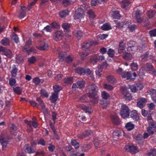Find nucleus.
Masks as SVG:
<instances>
[{
	"instance_id": "64",
	"label": "nucleus",
	"mask_w": 156,
	"mask_h": 156,
	"mask_svg": "<svg viewBox=\"0 0 156 156\" xmlns=\"http://www.w3.org/2000/svg\"><path fill=\"white\" fill-rule=\"evenodd\" d=\"M36 58L34 56H32L31 57L29 58L28 59V61L30 64L34 63L36 62Z\"/></svg>"
},
{
	"instance_id": "1",
	"label": "nucleus",
	"mask_w": 156,
	"mask_h": 156,
	"mask_svg": "<svg viewBox=\"0 0 156 156\" xmlns=\"http://www.w3.org/2000/svg\"><path fill=\"white\" fill-rule=\"evenodd\" d=\"M87 87L89 90V97L90 99V101L94 104H97L98 101L97 94L98 90V87L94 84L92 83L89 84Z\"/></svg>"
},
{
	"instance_id": "26",
	"label": "nucleus",
	"mask_w": 156,
	"mask_h": 156,
	"mask_svg": "<svg viewBox=\"0 0 156 156\" xmlns=\"http://www.w3.org/2000/svg\"><path fill=\"white\" fill-rule=\"evenodd\" d=\"M130 116L131 118L136 121H137L139 119V116L136 110H133L131 112Z\"/></svg>"
},
{
	"instance_id": "48",
	"label": "nucleus",
	"mask_w": 156,
	"mask_h": 156,
	"mask_svg": "<svg viewBox=\"0 0 156 156\" xmlns=\"http://www.w3.org/2000/svg\"><path fill=\"white\" fill-rule=\"evenodd\" d=\"M154 128L151 126L147 128V130L150 136L154 134Z\"/></svg>"
},
{
	"instance_id": "5",
	"label": "nucleus",
	"mask_w": 156,
	"mask_h": 156,
	"mask_svg": "<svg viewBox=\"0 0 156 156\" xmlns=\"http://www.w3.org/2000/svg\"><path fill=\"white\" fill-rule=\"evenodd\" d=\"M122 93L124 96V98L126 100L129 101L132 98L130 94L127 91L126 87H122L121 88Z\"/></svg>"
},
{
	"instance_id": "53",
	"label": "nucleus",
	"mask_w": 156,
	"mask_h": 156,
	"mask_svg": "<svg viewBox=\"0 0 156 156\" xmlns=\"http://www.w3.org/2000/svg\"><path fill=\"white\" fill-rule=\"evenodd\" d=\"M62 27L63 29L64 32H68V23H63Z\"/></svg>"
},
{
	"instance_id": "8",
	"label": "nucleus",
	"mask_w": 156,
	"mask_h": 156,
	"mask_svg": "<svg viewBox=\"0 0 156 156\" xmlns=\"http://www.w3.org/2000/svg\"><path fill=\"white\" fill-rule=\"evenodd\" d=\"M63 36L62 30H58L55 32L53 36V38L56 41H59L62 39Z\"/></svg>"
},
{
	"instance_id": "36",
	"label": "nucleus",
	"mask_w": 156,
	"mask_h": 156,
	"mask_svg": "<svg viewBox=\"0 0 156 156\" xmlns=\"http://www.w3.org/2000/svg\"><path fill=\"white\" fill-rule=\"evenodd\" d=\"M53 88L54 92L58 94V93L62 90V87L58 85H55L53 86Z\"/></svg>"
},
{
	"instance_id": "20",
	"label": "nucleus",
	"mask_w": 156,
	"mask_h": 156,
	"mask_svg": "<svg viewBox=\"0 0 156 156\" xmlns=\"http://www.w3.org/2000/svg\"><path fill=\"white\" fill-rule=\"evenodd\" d=\"M0 143L2 145L3 150H5L8 143V140L6 139L1 137L0 138Z\"/></svg>"
},
{
	"instance_id": "35",
	"label": "nucleus",
	"mask_w": 156,
	"mask_h": 156,
	"mask_svg": "<svg viewBox=\"0 0 156 156\" xmlns=\"http://www.w3.org/2000/svg\"><path fill=\"white\" fill-rule=\"evenodd\" d=\"M37 48L40 50H47L48 48V44L44 43L41 46L37 47Z\"/></svg>"
},
{
	"instance_id": "43",
	"label": "nucleus",
	"mask_w": 156,
	"mask_h": 156,
	"mask_svg": "<svg viewBox=\"0 0 156 156\" xmlns=\"http://www.w3.org/2000/svg\"><path fill=\"white\" fill-rule=\"evenodd\" d=\"M134 126L131 122H129L126 124L125 127L127 130H131L134 128Z\"/></svg>"
},
{
	"instance_id": "38",
	"label": "nucleus",
	"mask_w": 156,
	"mask_h": 156,
	"mask_svg": "<svg viewBox=\"0 0 156 156\" xmlns=\"http://www.w3.org/2000/svg\"><path fill=\"white\" fill-rule=\"evenodd\" d=\"M101 28L104 30H108L111 29V27L109 23H107L104 24L101 27Z\"/></svg>"
},
{
	"instance_id": "55",
	"label": "nucleus",
	"mask_w": 156,
	"mask_h": 156,
	"mask_svg": "<svg viewBox=\"0 0 156 156\" xmlns=\"http://www.w3.org/2000/svg\"><path fill=\"white\" fill-rule=\"evenodd\" d=\"M40 93L41 95L43 97L48 98V93L46 92L44 89H41L40 91Z\"/></svg>"
},
{
	"instance_id": "52",
	"label": "nucleus",
	"mask_w": 156,
	"mask_h": 156,
	"mask_svg": "<svg viewBox=\"0 0 156 156\" xmlns=\"http://www.w3.org/2000/svg\"><path fill=\"white\" fill-rule=\"evenodd\" d=\"M112 16L114 19H118L120 17V15L119 11H115L113 12Z\"/></svg>"
},
{
	"instance_id": "23",
	"label": "nucleus",
	"mask_w": 156,
	"mask_h": 156,
	"mask_svg": "<svg viewBox=\"0 0 156 156\" xmlns=\"http://www.w3.org/2000/svg\"><path fill=\"white\" fill-rule=\"evenodd\" d=\"M1 43L3 46H9L10 45V40L7 37H4L1 40Z\"/></svg>"
},
{
	"instance_id": "18",
	"label": "nucleus",
	"mask_w": 156,
	"mask_h": 156,
	"mask_svg": "<svg viewBox=\"0 0 156 156\" xmlns=\"http://www.w3.org/2000/svg\"><path fill=\"white\" fill-rule=\"evenodd\" d=\"M149 57H150V58L151 59H152L154 58V56L149 51H147L145 53H144L141 56L142 59L145 60L147 59Z\"/></svg>"
},
{
	"instance_id": "33",
	"label": "nucleus",
	"mask_w": 156,
	"mask_h": 156,
	"mask_svg": "<svg viewBox=\"0 0 156 156\" xmlns=\"http://www.w3.org/2000/svg\"><path fill=\"white\" fill-rule=\"evenodd\" d=\"M68 14V9L60 12L59 14L60 16L62 18L65 17Z\"/></svg>"
},
{
	"instance_id": "27",
	"label": "nucleus",
	"mask_w": 156,
	"mask_h": 156,
	"mask_svg": "<svg viewBox=\"0 0 156 156\" xmlns=\"http://www.w3.org/2000/svg\"><path fill=\"white\" fill-rule=\"evenodd\" d=\"M80 108L86 113L88 112L90 114L93 112V110L90 107H87L85 105H81L80 106Z\"/></svg>"
},
{
	"instance_id": "29",
	"label": "nucleus",
	"mask_w": 156,
	"mask_h": 156,
	"mask_svg": "<svg viewBox=\"0 0 156 156\" xmlns=\"http://www.w3.org/2000/svg\"><path fill=\"white\" fill-rule=\"evenodd\" d=\"M115 23L116 24V27L121 29L123 27H126L127 26V24L126 22H120L116 21Z\"/></svg>"
},
{
	"instance_id": "25",
	"label": "nucleus",
	"mask_w": 156,
	"mask_h": 156,
	"mask_svg": "<svg viewBox=\"0 0 156 156\" xmlns=\"http://www.w3.org/2000/svg\"><path fill=\"white\" fill-rule=\"evenodd\" d=\"M111 119L112 122L114 124L116 125H118L119 124V120L116 114L112 115L111 116Z\"/></svg>"
},
{
	"instance_id": "28",
	"label": "nucleus",
	"mask_w": 156,
	"mask_h": 156,
	"mask_svg": "<svg viewBox=\"0 0 156 156\" xmlns=\"http://www.w3.org/2000/svg\"><path fill=\"white\" fill-rule=\"evenodd\" d=\"M52 2H56L57 3L62 2L63 5L65 6H68V0H50Z\"/></svg>"
},
{
	"instance_id": "9",
	"label": "nucleus",
	"mask_w": 156,
	"mask_h": 156,
	"mask_svg": "<svg viewBox=\"0 0 156 156\" xmlns=\"http://www.w3.org/2000/svg\"><path fill=\"white\" fill-rule=\"evenodd\" d=\"M124 149L127 151L133 154L138 152L136 147L133 145L131 146L129 145H126L124 147Z\"/></svg>"
},
{
	"instance_id": "6",
	"label": "nucleus",
	"mask_w": 156,
	"mask_h": 156,
	"mask_svg": "<svg viewBox=\"0 0 156 156\" xmlns=\"http://www.w3.org/2000/svg\"><path fill=\"white\" fill-rule=\"evenodd\" d=\"M129 87L132 91L133 92H135L138 90H141L144 87L143 85L140 83L134 84L132 85H129Z\"/></svg>"
},
{
	"instance_id": "62",
	"label": "nucleus",
	"mask_w": 156,
	"mask_h": 156,
	"mask_svg": "<svg viewBox=\"0 0 156 156\" xmlns=\"http://www.w3.org/2000/svg\"><path fill=\"white\" fill-rule=\"evenodd\" d=\"M108 54L109 56L112 58L114 56L115 51L114 50L112 49H109L108 52Z\"/></svg>"
},
{
	"instance_id": "63",
	"label": "nucleus",
	"mask_w": 156,
	"mask_h": 156,
	"mask_svg": "<svg viewBox=\"0 0 156 156\" xmlns=\"http://www.w3.org/2000/svg\"><path fill=\"white\" fill-rule=\"evenodd\" d=\"M25 50L27 51L29 54L31 52L34 53H36L37 52V50L35 49L33 47H32L29 49H27Z\"/></svg>"
},
{
	"instance_id": "16",
	"label": "nucleus",
	"mask_w": 156,
	"mask_h": 156,
	"mask_svg": "<svg viewBox=\"0 0 156 156\" xmlns=\"http://www.w3.org/2000/svg\"><path fill=\"white\" fill-rule=\"evenodd\" d=\"M92 144L91 142L83 144L82 147V150L84 152L87 151L91 147Z\"/></svg>"
},
{
	"instance_id": "32",
	"label": "nucleus",
	"mask_w": 156,
	"mask_h": 156,
	"mask_svg": "<svg viewBox=\"0 0 156 156\" xmlns=\"http://www.w3.org/2000/svg\"><path fill=\"white\" fill-rule=\"evenodd\" d=\"M103 70V67L101 65L99 66L97 68V69L96 70V75L100 77L101 76V73L102 72Z\"/></svg>"
},
{
	"instance_id": "58",
	"label": "nucleus",
	"mask_w": 156,
	"mask_h": 156,
	"mask_svg": "<svg viewBox=\"0 0 156 156\" xmlns=\"http://www.w3.org/2000/svg\"><path fill=\"white\" fill-rule=\"evenodd\" d=\"M155 13L156 12L155 11H150L147 12V14L149 18H152L154 16Z\"/></svg>"
},
{
	"instance_id": "21",
	"label": "nucleus",
	"mask_w": 156,
	"mask_h": 156,
	"mask_svg": "<svg viewBox=\"0 0 156 156\" xmlns=\"http://www.w3.org/2000/svg\"><path fill=\"white\" fill-rule=\"evenodd\" d=\"M136 142L140 144H143L144 140L143 136L140 134H138L136 136Z\"/></svg>"
},
{
	"instance_id": "54",
	"label": "nucleus",
	"mask_w": 156,
	"mask_h": 156,
	"mask_svg": "<svg viewBox=\"0 0 156 156\" xmlns=\"http://www.w3.org/2000/svg\"><path fill=\"white\" fill-rule=\"evenodd\" d=\"M101 96L105 100H106L109 97V94L105 91H103L101 93Z\"/></svg>"
},
{
	"instance_id": "40",
	"label": "nucleus",
	"mask_w": 156,
	"mask_h": 156,
	"mask_svg": "<svg viewBox=\"0 0 156 156\" xmlns=\"http://www.w3.org/2000/svg\"><path fill=\"white\" fill-rule=\"evenodd\" d=\"M4 55L9 58H11L12 56V51L9 49H7L5 51Z\"/></svg>"
},
{
	"instance_id": "57",
	"label": "nucleus",
	"mask_w": 156,
	"mask_h": 156,
	"mask_svg": "<svg viewBox=\"0 0 156 156\" xmlns=\"http://www.w3.org/2000/svg\"><path fill=\"white\" fill-rule=\"evenodd\" d=\"M131 68L133 70H136L138 69V65L137 63L133 62L130 65Z\"/></svg>"
},
{
	"instance_id": "61",
	"label": "nucleus",
	"mask_w": 156,
	"mask_h": 156,
	"mask_svg": "<svg viewBox=\"0 0 156 156\" xmlns=\"http://www.w3.org/2000/svg\"><path fill=\"white\" fill-rule=\"evenodd\" d=\"M148 155L149 156H156V149L151 150Z\"/></svg>"
},
{
	"instance_id": "19",
	"label": "nucleus",
	"mask_w": 156,
	"mask_h": 156,
	"mask_svg": "<svg viewBox=\"0 0 156 156\" xmlns=\"http://www.w3.org/2000/svg\"><path fill=\"white\" fill-rule=\"evenodd\" d=\"M122 76L123 78H126V80H127L130 81L132 79L131 74L130 72H123Z\"/></svg>"
},
{
	"instance_id": "12",
	"label": "nucleus",
	"mask_w": 156,
	"mask_h": 156,
	"mask_svg": "<svg viewBox=\"0 0 156 156\" xmlns=\"http://www.w3.org/2000/svg\"><path fill=\"white\" fill-rule=\"evenodd\" d=\"M76 64H74L72 69L75 70V72L80 74L84 75V68L81 67H76Z\"/></svg>"
},
{
	"instance_id": "17",
	"label": "nucleus",
	"mask_w": 156,
	"mask_h": 156,
	"mask_svg": "<svg viewBox=\"0 0 156 156\" xmlns=\"http://www.w3.org/2000/svg\"><path fill=\"white\" fill-rule=\"evenodd\" d=\"M140 10H137L135 12V17L137 22L141 23L142 22V20L140 16L141 13Z\"/></svg>"
},
{
	"instance_id": "42",
	"label": "nucleus",
	"mask_w": 156,
	"mask_h": 156,
	"mask_svg": "<svg viewBox=\"0 0 156 156\" xmlns=\"http://www.w3.org/2000/svg\"><path fill=\"white\" fill-rule=\"evenodd\" d=\"M58 94L55 92L53 93L51 96L50 97V99L52 101H56L58 98Z\"/></svg>"
},
{
	"instance_id": "41",
	"label": "nucleus",
	"mask_w": 156,
	"mask_h": 156,
	"mask_svg": "<svg viewBox=\"0 0 156 156\" xmlns=\"http://www.w3.org/2000/svg\"><path fill=\"white\" fill-rule=\"evenodd\" d=\"M13 90L14 92L18 95L21 94L22 92V90L19 87H16L13 88Z\"/></svg>"
},
{
	"instance_id": "10",
	"label": "nucleus",
	"mask_w": 156,
	"mask_h": 156,
	"mask_svg": "<svg viewBox=\"0 0 156 156\" xmlns=\"http://www.w3.org/2000/svg\"><path fill=\"white\" fill-rule=\"evenodd\" d=\"M94 44V42L91 41H87L82 44V49L85 51L89 50L90 46Z\"/></svg>"
},
{
	"instance_id": "34",
	"label": "nucleus",
	"mask_w": 156,
	"mask_h": 156,
	"mask_svg": "<svg viewBox=\"0 0 156 156\" xmlns=\"http://www.w3.org/2000/svg\"><path fill=\"white\" fill-rule=\"evenodd\" d=\"M18 70V69L16 68V66L14 65V67L12 68V69L11 72V76L13 77H15L17 75Z\"/></svg>"
},
{
	"instance_id": "7",
	"label": "nucleus",
	"mask_w": 156,
	"mask_h": 156,
	"mask_svg": "<svg viewBox=\"0 0 156 156\" xmlns=\"http://www.w3.org/2000/svg\"><path fill=\"white\" fill-rule=\"evenodd\" d=\"M85 84V82L84 80L78 81L73 85L72 88L74 90H75L76 88L82 89L84 88Z\"/></svg>"
},
{
	"instance_id": "4",
	"label": "nucleus",
	"mask_w": 156,
	"mask_h": 156,
	"mask_svg": "<svg viewBox=\"0 0 156 156\" xmlns=\"http://www.w3.org/2000/svg\"><path fill=\"white\" fill-rule=\"evenodd\" d=\"M120 114L122 117L123 118L128 117L129 114V109L128 107L125 105H122Z\"/></svg>"
},
{
	"instance_id": "14",
	"label": "nucleus",
	"mask_w": 156,
	"mask_h": 156,
	"mask_svg": "<svg viewBox=\"0 0 156 156\" xmlns=\"http://www.w3.org/2000/svg\"><path fill=\"white\" fill-rule=\"evenodd\" d=\"M59 57L61 61H65L67 63L68 62V56L67 55L66 52L60 53L59 55Z\"/></svg>"
},
{
	"instance_id": "50",
	"label": "nucleus",
	"mask_w": 156,
	"mask_h": 156,
	"mask_svg": "<svg viewBox=\"0 0 156 156\" xmlns=\"http://www.w3.org/2000/svg\"><path fill=\"white\" fill-rule=\"evenodd\" d=\"M94 143L96 148L97 149L100 147L101 145L100 144V141L97 139L94 138Z\"/></svg>"
},
{
	"instance_id": "15",
	"label": "nucleus",
	"mask_w": 156,
	"mask_h": 156,
	"mask_svg": "<svg viewBox=\"0 0 156 156\" xmlns=\"http://www.w3.org/2000/svg\"><path fill=\"white\" fill-rule=\"evenodd\" d=\"M25 151L28 154L33 153L34 152V148L32 146H30L29 144H26L24 147Z\"/></svg>"
},
{
	"instance_id": "30",
	"label": "nucleus",
	"mask_w": 156,
	"mask_h": 156,
	"mask_svg": "<svg viewBox=\"0 0 156 156\" xmlns=\"http://www.w3.org/2000/svg\"><path fill=\"white\" fill-rule=\"evenodd\" d=\"M100 103L103 108L106 109L109 106V102L107 100H101Z\"/></svg>"
},
{
	"instance_id": "22",
	"label": "nucleus",
	"mask_w": 156,
	"mask_h": 156,
	"mask_svg": "<svg viewBox=\"0 0 156 156\" xmlns=\"http://www.w3.org/2000/svg\"><path fill=\"white\" fill-rule=\"evenodd\" d=\"M33 82L36 85H38L41 84H42L44 82V80L43 79H40L38 77H36L33 79Z\"/></svg>"
},
{
	"instance_id": "60",
	"label": "nucleus",
	"mask_w": 156,
	"mask_h": 156,
	"mask_svg": "<svg viewBox=\"0 0 156 156\" xmlns=\"http://www.w3.org/2000/svg\"><path fill=\"white\" fill-rule=\"evenodd\" d=\"M36 101L38 102L39 104L38 106L39 105L41 107L44 105V103L41 99L40 97H37L36 98Z\"/></svg>"
},
{
	"instance_id": "47",
	"label": "nucleus",
	"mask_w": 156,
	"mask_h": 156,
	"mask_svg": "<svg viewBox=\"0 0 156 156\" xmlns=\"http://www.w3.org/2000/svg\"><path fill=\"white\" fill-rule=\"evenodd\" d=\"M107 80L111 83L113 84L115 81V78L112 76H108L107 77Z\"/></svg>"
},
{
	"instance_id": "56",
	"label": "nucleus",
	"mask_w": 156,
	"mask_h": 156,
	"mask_svg": "<svg viewBox=\"0 0 156 156\" xmlns=\"http://www.w3.org/2000/svg\"><path fill=\"white\" fill-rule=\"evenodd\" d=\"M31 40L29 39L27 41L24 47V50H25L27 49L28 47L31 45Z\"/></svg>"
},
{
	"instance_id": "39",
	"label": "nucleus",
	"mask_w": 156,
	"mask_h": 156,
	"mask_svg": "<svg viewBox=\"0 0 156 156\" xmlns=\"http://www.w3.org/2000/svg\"><path fill=\"white\" fill-rule=\"evenodd\" d=\"M128 0H124L122 1L121 2V7L123 8L126 9L127 7L130 4Z\"/></svg>"
},
{
	"instance_id": "49",
	"label": "nucleus",
	"mask_w": 156,
	"mask_h": 156,
	"mask_svg": "<svg viewBox=\"0 0 156 156\" xmlns=\"http://www.w3.org/2000/svg\"><path fill=\"white\" fill-rule=\"evenodd\" d=\"M52 28L55 29H59L60 28V25L58 23L56 22H52L50 25Z\"/></svg>"
},
{
	"instance_id": "51",
	"label": "nucleus",
	"mask_w": 156,
	"mask_h": 156,
	"mask_svg": "<svg viewBox=\"0 0 156 156\" xmlns=\"http://www.w3.org/2000/svg\"><path fill=\"white\" fill-rule=\"evenodd\" d=\"M147 92L151 97L156 95V90L154 89H151L148 90Z\"/></svg>"
},
{
	"instance_id": "31",
	"label": "nucleus",
	"mask_w": 156,
	"mask_h": 156,
	"mask_svg": "<svg viewBox=\"0 0 156 156\" xmlns=\"http://www.w3.org/2000/svg\"><path fill=\"white\" fill-rule=\"evenodd\" d=\"M122 57L126 60H131L132 58V55L128 52L123 54L122 55Z\"/></svg>"
},
{
	"instance_id": "46",
	"label": "nucleus",
	"mask_w": 156,
	"mask_h": 156,
	"mask_svg": "<svg viewBox=\"0 0 156 156\" xmlns=\"http://www.w3.org/2000/svg\"><path fill=\"white\" fill-rule=\"evenodd\" d=\"M16 80L15 78H10L9 80V84L11 86L16 85Z\"/></svg>"
},
{
	"instance_id": "13",
	"label": "nucleus",
	"mask_w": 156,
	"mask_h": 156,
	"mask_svg": "<svg viewBox=\"0 0 156 156\" xmlns=\"http://www.w3.org/2000/svg\"><path fill=\"white\" fill-rule=\"evenodd\" d=\"M147 70L151 72V74L154 76L156 75V71L152 65L150 63H147L146 65Z\"/></svg>"
},
{
	"instance_id": "44",
	"label": "nucleus",
	"mask_w": 156,
	"mask_h": 156,
	"mask_svg": "<svg viewBox=\"0 0 156 156\" xmlns=\"http://www.w3.org/2000/svg\"><path fill=\"white\" fill-rule=\"evenodd\" d=\"M137 43L134 41H129L127 44V45L128 46V47L127 48V51H129L130 49H131V48H132V47L134 46L133 44H136Z\"/></svg>"
},
{
	"instance_id": "11",
	"label": "nucleus",
	"mask_w": 156,
	"mask_h": 156,
	"mask_svg": "<svg viewBox=\"0 0 156 156\" xmlns=\"http://www.w3.org/2000/svg\"><path fill=\"white\" fill-rule=\"evenodd\" d=\"M24 122L32 129V126L34 128H37L38 127V123L34 121H29L25 119L24 120Z\"/></svg>"
},
{
	"instance_id": "2",
	"label": "nucleus",
	"mask_w": 156,
	"mask_h": 156,
	"mask_svg": "<svg viewBox=\"0 0 156 156\" xmlns=\"http://www.w3.org/2000/svg\"><path fill=\"white\" fill-rule=\"evenodd\" d=\"M86 5L84 4L80 6V8L77 9V11L76 12V13L74 16L75 19H79L83 18L84 15L83 8Z\"/></svg>"
},
{
	"instance_id": "59",
	"label": "nucleus",
	"mask_w": 156,
	"mask_h": 156,
	"mask_svg": "<svg viewBox=\"0 0 156 156\" xmlns=\"http://www.w3.org/2000/svg\"><path fill=\"white\" fill-rule=\"evenodd\" d=\"M87 13L89 15L90 18H93L95 17L94 12L92 10H90L88 11Z\"/></svg>"
},
{
	"instance_id": "37",
	"label": "nucleus",
	"mask_w": 156,
	"mask_h": 156,
	"mask_svg": "<svg viewBox=\"0 0 156 156\" xmlns=\"http://www.w3.org/2000/svg\"><path fill=\"white\" fill-rule=\"evenodd\" d=\"M11 39L12 40L14 41L16 43H17L19 42L18 35L14 33H13L12 34L11 36Z\"/></svg>"
},
{
	"instance_id": "45",
	"label": "nucleus",
	"mask_w": 156,
	"mask_h": 156,
	"mask_svg": "<svg viewBox=\"0 0 156 156\" xmlns=\"http://www.w3.org/2000/svg\"><path fill=\"white\" fill-rule=\"evenodd\" d=\"M71 143L76 149L78 148L79 147V143L75 140H72L71 141Z\"/></svg>"
},
{
	"instance_id": "24",
	"label": "nucleus",
	"mask_w": 156,
	"mask_h": 156,
	"mask_svg": "<svg viewBox=\"0 0 156 156\" xmlns=\"http://www.w3.org/2000/svg\"><path fill=\"white\" fill-rule=\"evenodd\" d=\"M17 131V128L14 124H12L10 129V133L12 135H16Z\"/></svg>"
},
{
	"instance_id": "3",
	"label": "nucleus",
	"mask_w": 156,
	"mask_h": 156,
	"mask_svg": "<svg viewBox=\"0 0 156 156\" xmlns=\"http://www.w3.org/2000/svg\"><path fill=\"white\" fill-rule=\"evenodd\" d=\"M105 57L103 55H94L90 58V61L93 64L96 63L98 61L101 62L105 59Z\"/></svg>"
}]
</instances>
